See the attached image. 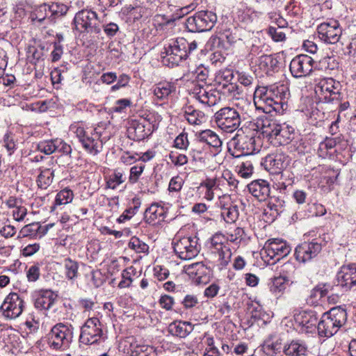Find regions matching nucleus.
<instances>
[{"instance_id": "45", "label": "nucleus", "mask_w": 356, "mask_h": 356, "mask_svg": "<svg viewBox=\"0 0 356 356\" xmlns=\"http://www.w3.org/2000/svg\"><path fill=\"white\" fill-rule=\"evenodd\" d=\"M221 215L227 222H234L238 217V208L235 205L224 208L222 211Z\"/></svg>"}, {"instance_id": "20", "label": "nucleus", "mask_w": 356, "mask_h": 356, "mask_svg": "<svg viewBox=\"0 0 356 356\" xmlns=\"http://www.w3.org/2000/svg\"><path fill=\"white\" fill-rule=\"evenodd\" d=\"M280 124L276 120L269 119L266 116L259 118L255 122H251L250 126L253 131H260L264 137L268 138L271 143L275 137Z\"/></svg>"}, {"instance_id": "39", "label": "nucleus", "mask_w": 356, "mask_h": 356, "mask_svg": "<svg viewBox=\"0 0 356 356\" xmlns=\"http://www.w3.org/2000/svg\"><path fill=\"white\" fill-rule=\"evenodd\" d=\"M48 17H51L50 6L47 4H42L36 7L31 15V20L39 23L43 22Z\"/></svg>"}, {"instance_id": "38", "label": "nucleus", "mask_w": 356, "mask_h": 356, "mask_svg": "<svg viewBox=\"0 0 356 356\" xmlns=\"http://www.w3.org/2000/svg\"><path fill=\"white\" fill-rule=\"evenodd\" d=\"M40 170L37 179L38 186L40 188L46 189L53 181L54 171L50 168H40Z\"/></svg>"}, {"instance_id": "15", "label": "nucleus", "mask_w": 356, "mask_h": 356, "mask_svg": "<svg viewBox=\"0 0 356 356\" xmlns=\"http://www.w3.org/2000/svg\"><path fill=\"white\" fill-rule=\"evenodd\" d=\"M339 83L332 78L322 79L315 86V93L320 100L330 102L339 98Z\"/></svg>"}, {"instance_id": "18", "label": "nucleus", "mask_w": 356, "mask_h": 356, "mask_svg": "<svg viewBox=\"0 0 356 356\" xmlns=\"http://www.w3.org/2000/svg\"><path fill=\"white\" fill-rule=\"evenodd\" d=\"M321 250V243L315 241H305L296 248L295 257L299 262L306 263L315 258Z\"/></svg>"}, {"instance_id": "59", "label": "nucleus", "mask_w": 356, "mask_h": 356, "mask_svg": "<svg viewBox=\"0 0 356 356\" xmlns=\"http://www.w3.org/2000/svg\"><path fill=\"white\" fill-rule=\"evenodd\" d=\"M309 207V213L308 217L309 216H322L325 214L326 209L324 206L321 204H308Z\"/></svg>"}, {"instance_id": "29", "label": "nucleus", "mask_w": 356, "mask_h": 356, "mask_svg": "<svg viewBox=\"0 0 356 356\" xmlns=\"http://www.w3.org/2000/svg\"><path fill=\"white\" fill-rule=\"evenodd\" d=\"M184 117L191 125H200L206 122L207 118L204 112L195 108L192 105H186L183 108Z\"/></svg>"}, {"instance_id": "27", "label": "nucleus", "mask_w": 356, "mask_h": 356, "mask_svg": "<svg viewBox=\"0 0 356 356\" xmlns=\"http://www.w3.org/2000/svg\"><path fill=\"white\" fill-rule=\"evenodd\" d=\"M294 129L293 127L285 124H280L279 129L272 140L271 143L273 145H285L293 139Z\"/></svg>"}, {"instance_id": "56", "label": "nucleus", "mask_w": 356, "mask_h": 356, "mask_svg": "<svg viewBox=\"0 0 356 356\" xmlns=\"http://www.w3.org/2000/svg\"><path fill=\"white\" fill-rule=\"evenodd\" d=\"M140 207V203L138 200L136 201L134 207L127 209L118 218L119 222H124V221L131 219L136 213Z\"/></svg>"}, {"instance_id": "21", "label": "nucleus", "mask_w": 356, "mask_h": 356, "mask_svg": "<svg viewBox=\"0 0 356 356\" xmlns=\"http://www.w3.org/2000/svg\"><path fill=\"white\" fill-rule=\"evenodd\" d=\"M337 285L345 291L350 290L356 285V266H343L337 274Z\"/></svg>"}, {"instance_id": "47", "label": "nucleus", "mask_w": 356, "mask_h": 356, "mask_svg": "<svg viewBox=\"0 0 356 356\" xmlns=\"http://www.w3.org/2000/svg\"><path fill=\"white\" fill-rule=\"evenodd\" d=\"M129 247L138 253H145L149 250V246L137 237H132L131 238Z\"/></svg>"}, {"instance_id": "11", "label": "nucleus", "mask_w": 356, "mask_h": 356, "mask_svg": "<svg viewBox=\"0 0 356 356\" xmlns=\"http://www.w3.org/2000/svg\"><path fill=\"white\" fill-rule=\"evenodd\" d=\"M291 250L290 245L285 241L271 238L265 243L261 250V254L264 258H267L268 261L274 260V263L286 257Z\"/></svg>"}, {"instance_id": "17", "label": "nucleus", "mask_w": 356, "mask_h": 356, "mask_svg": "<svg viewBox=\"0 0 356 356\" xmlns=\"http://www.w3.org/2000/svg\"><path fill=\"white\" fill-rule=\"evenodd\" d=\"M314 63L312 57L305 54L298 55L290 63L291 73L296 78L305 77L312 72Z\"/></svg>"}, {"instance_id": "37", "label": "nucleus", "mask_w": 356, "mask_h": 356, "mask_svg": "<svg viewBox=\"0 0 356 356\" xmlns=\"http://www.w3.org/2000/svg\"><path fill=\"white\" fill-rule=\"evenodd\" d=\"M277 64L278 60L272 55H262L259 58L257 61V65L259 68L266 74L274 71Z\"/></svg>"}, {"instance_id": "33", "label": "nucleus", "mask_w": 356, "mask_h": 356, "mask_svg": "<svg viewBox=\"0 0 356 356\" xmlns=\"http://www.w3.org/2000/svg\"><path fill=\"white\" fill-rule=\"evenodd\" d=\"M306 352V345L299 340H292L283 346V353L286 356H301L305 355Z\"/></svg>"}, {"instance_id": "41", "label": "nucleus", "mask_w": 356, "mask_h": 356, "mask_svg": "<svg viewBox=\"0 0 356 356\" xmlns=\"http://www.w3.org/2000/svg\"><path fill=\"white\" fill-rule=\"evenodd\" d=\"M136 273V269L133 266H130L123 270L121 273L122 280L118 284L120 289L128 288L131 285L133 282L132 276Z\"/></svg>"}, {"instance_id": "52", "label": "nucleus", "mask_w": 356, "mask_h": 356, "mask_svg": "<svg viewBox=\"0 0 356 356\" xmlns=\"http://www.w3.org/2000/svg\"><path fill=\"white\" fill-rule=\"evenodd\" d=\"M268 33L275 42H283L286 40V33L280 28L270 26Z\"/></svg>"}, {"instance_id": "42", "label": "nucleus", "mask_w": 356, "mask_h": 356, "mask_svg": "<svg viewBox=\"0 0 356 356\" xmlns=\"http://www.w3.org/2000/svg\"><path fill=\"white\" fill-rule=\"evenodd\" d=\"M217 186V179H207L201 183L200 186L202 188H205V193L204 197L211 201L214 197L213 191L216 188Z\"/></svg>"}, {"instance_id": "54", "label": "nucleus", "mask_w": 356, "mask_h": 356, "mask_svg": "<svg viewBox=\"0 0 356 356\" xmlns=\"http://www.w3.org/2000/svg\"><path fill=\"white\" fill-rule=\"evenodd\" d=\"M3 146L6 148L8 155H11L16 149L15 137L11 133H6L3 136Z\"/></svg>"}, {"instance_id": "10", "label": "nucleus", "mask_w": 356, "mask_h": 356, "mask_svg": "<svg viewBox=\"0 0 356 356\" xmlns=\"http://www.w3.org/2000/svg\"><path fill=\"white\" fill-rule=\"evenodd\" d=\"M75 29L81 33L100 32V22L97 13L91 10L83 9L79 11L74 17Z\"/></svg>"}, {"instance_id": "14", "label": "nucleus", "mask_w": 356, "mask_h": 356, "mask_svg": "<svg viewBox=\"0 0 356 356\" xmlns=\"http://www.w3.org/2000/svg\"><path fill=\"white\" fill-rule=\"evenodd\" d=\"M24 309V300L17 293H9L0 307L2 316L7 320L19 317Z\"/></svg>"}, {"instance_id": "25", "label": "nucleus", "mask_w": 356, "mask_h": 356, "mask_svg": "<svg viewBox=\"0 0 356 356\" xmlns=\"http://www.w3.org/2000/svg\"><path fill=\"white\" fill-rule=\"evenodd\" d=\"M250 193L259 200H265L270 195V186L267 181L258 179L248 186Z\"/></svg>"}, {"instance_id": "55", "label": "nucleus", "mask_w": 356, "mask_h": 356, "mask_svg": "<svg viewBox=\"0 0 356 356\" xmlns=\"http://www.w3.org/2000/svg\"><path fill=\"white\" fill-rule=\"evenodd\" d=\"M40 228V225L38 222L31 223L25 225L20 230V234L23 237L35 236Z\"/></svg>"}, {"instance_id": "3", "label": "nucleus", "mask_w": 356, "mask_h": 356, "mask_svg": "<svg viewBox=\"0 0 356 356\" xmlns=\"http://www.w3.org/2000/svg\"><path fill=\"white\" fill-rule=\"evenodd\" d=\"M347 320L346 311L341 307H334L324 313L317 325L318 334L323 337H331L335 334Z\"/></svg>"}, {"instance_id": "49", "label": "nucleus", "mask_w": 356, "mask_h": 356, "mask_svg": "<svg viewBox=\"0 0 356 356\" xmlns=\"http://www.w3.org/2000/svg\"><path fill=\"white\" fill-rule=\"evenodd\" d=\"M234 78L233 72L229 69H225L218 72L216 75V81L223 86V83H229Z\"/></svg>"}, {"instance_id": "57", "label": "nucleus", "mask_w": 356, "mask_h": 356, "mask_svg": "<svg viewBox=\"0 0 356 356\" xmlns=\"http://www.w3.org/2000/svg\"><path fill=\"white\" fill-rule=\"evenodd\" d=\"M131 101L129 99H120L115 102V105L112 107V111L115 113L125 112L127 108L130 107Z\"/></svg>"}, {"instance_id": "50", "label": "nucleus", "mask_w": 356, "mask_h": 356, "mask_svg": "<svg viewBox=\"0 0 356 356\" xmlns=\"http://www.w3.org/2000/svg\"><path fill=\"white\" fill-rule=\"evenodd\" d=\"M174 146L177 149L186 150L189 146L188 134L182 132L179 134L175 139Z\"/></svg>"}, {"instance_id": "63", "label": "nucleus", "mask_w": 356, "mask_h": 356, "mask_svg": "<svg viewBox=\"0 0 356 356\" xmlns=\"http://www.w3.org/2000/svg\"><path fill=\"white\" fill-rule=\"evenodd\" d=\"M238 74V81L243 86L245 87H251L254 77L251 76L250 74L246 73L245 72H237Z\"/></svg>"}, {"instance_id": "22", "label": "nucleus", "mask_w": 356, "mask_h": 356, "mask_svg": "<svg viewBox=\"0 0 356 356\" xmlns=\"http://www.w3.org/2000/svg\"><path fill=\"white\" fill-rule=\"evenodd\" d=\"M199 142L207 144L213 148V154L216 155L222 150V140L219 136L211 129H205L196 134Z\"/></svg>"}, {"instance_id": "48", "label": "nucleus", "mask_w": 356, "mask_h": 356, "mask_svg": "<svg viewBox=\"0 0 356 356\" xmlns=\"http://www.w3.org/2000/svg\"><path fill=\"white\" fill-rule=\"evenodd\" d=\"M124 181L123 175L120 172H115L110 176L106 181V186L111 189H115L120 184Z\"/></svg>"}, {"instance_id": "9", "label": "nucleus", "mask_w": 356, "mask_h": 356, "mask_svg": "<svg viewBox=\"0 0 356 356\" xmlns=\"http://www.w3.org/2000/svg\"><path fill=\"white\" fill-rule=\"evenodd\" d=\"M172 245L176 255L183 260H189L195 257L200 250L198 239L193 236H176L173 239Z\"/></svg>"}, {"instance_id": "36", "label": "nucleus", "mask_w": 356, "mask_h": 356, "mask_svg": "<svg viewBox=\"0 0 356 356\" xmlns=\"http://www.w3.org/2000/svg\"><path fill=\"white\" fill-rule=\"evenodd\" d=\"M64 274L68 280H74L79 275V264L75 260L66 258L63 261Z\"/></svg>"}, {"instance_id": "64", "label": "nucleus", "mask_w": 356, "mask_h": 356, "mask_svg": "<svg viewBox=\"0 0 356 356\" xmlns=\"http://www.w3.org/2000/svg\"><path fill=\"white\" fill-rule=\"evenodd\" d=\"M159 302L162 308L168 311L171 310L175 304L173 298L168 295L161 296Z\"/></svg>"}, {"instance_id": "51", "label": "nucleus", "mask_w": 356, "mask_h": 356, "mask_svg": "<svg viewBox=\"0 0 356 356\" xmlns=\"http://www.w3.org/2000/svg\"><path fill=\"white\" fill-rule=\"evenodd\" d=\"M238 168V174L243 178H249L252 175L253 166L250 161L243 162Z\"/></svg>"}, {"instance_id": "31", "label": "nucleus", "mask_w": 356, "mask_h": 356, "mask_svg": "<svg viewBox=\"0 0 356 356\" xmlns=\"http://www.w3.org/2000/svg\"><path fill=\"white\" fill-rule=\"evenodd\" d=\"M168 330L173 336L184 338L193 331V326L189 322L175 321L169 325Z\"/></svg>"}, {"instance_id": "46", "label": "nucleus", "mask_w": 356, "mask_h": 356, "mask_svg": "<svg viewBox=\"0 0 356 356\" xmlns=\"http://www.w3.org/2000/svg\"><path fill=\"white\" fill-rule=\"evenodd\" d=\"M145 167V165L143 163H139L131 168L129 176V182L131 184H134L138 182L144 171Z\"/></svg>"}, {"instance_id": "32", "label": "nucleus", "mask_w": 356, "mask_h": 356, "mask_svg": "<svg viewBox=\"0 0 356 356\" xmlns=\"http://www.w3.org/2000/svg\"><path fill=\"white\" fill-rule=\"evenodd\" d=\"M266 163L275 173H279L287 167L289 161L284 154H277L267 156Z\"/></svg>"}, {"instance_id": "53", "label": "nucleus", "mask_w": 356, "mask_h": 356, "mask_svg": "<svg viewBox=\"0 0 356 356\" xmlns=\"http://www.w3.org/2000/svg\"><path fill=\"white\" fill-rule=\"evenodd\" d=\"M170 161L176 166H181L188 163V156L184 154L171 152L169 154Z\"/></svg>"}, {"instance_id": "12", "label": "nucleus", "mask_w": 356, "mask_h": 356, "mask_svg": "<svg viewBox=\"0 0 356 356\" xmlns=\"http://www.w3.org/2000/svg\"><path fill=\"white\" fill-rule=\"evenodd\" d=\"M102 337V325L99 318H89L81 327L80 342L85 345H92L98 343Z\"/></svg>"}, {"instance_id": "6", "label": "nucleus", "mask_w": 356, "mask_h": 356, "mask_svg": "<svg viewBox=\"0 0 356 356\" xmlns=\"http://www.w3.org/2000/svg\"><path fill=\"white\" fill-rule=\"evenodd\" d=\"M216 126L227 133H233L241 123V114L237 109L227 106L220 108L213 116Z\"/></svg>"}, {"instance_id": "61", "label": "nucleus", "mask_w": 356, "mask_h": 356, "mask_svg": "<svg viewBox=\"0 0 356 356\" xmlns=\"http://www.w3.org/2000/svg\"><path fill=\"white\" fill-rule=\"evenodd\" d=\"M118 81L116 84L113 85L111 88V90L112 92L116 91L122 88H124L127 86H128L129 81H130V76L126 74H122L119 76V77L117 79Z\"/></svg>"}, {"instance_id": "28", "label": "nucleus", "mask_w": 356, "mask_h": 356, "mask_svg": "<svg viewBox=\"0 0 356 356\" xmlns=\"http://www.w3.org/2000/svg\"><path fill=\"white\" fill-rule=\"evenodd\" d=\"M57 298L51 290H42L40 291L35 300V307L39 309H49L54 304Z\"/></svg>"}, {"instance_id": "8", "label": "nucleus", "mask_w": 356, "mask_h": 356, "mask_svg": "<svg viewBox=\"0 0 356 356\" xmlns=\"http://www.w3.org/2000/svg\"><path fill=\"white\" fill-rule=\"evenodd\" d=\"M217 22V15L210 10H200L188 17L186 26L191 32H204L210 31Z\"/></svg>"}, {"instance_id": "23", "label": "nucleus", "mask_w": 356, "mask_h": 356, "mask_svg": "<svg viewBox=\"0 0 356 356\" xmlns=\"http://www.w3.org/2000/svg\"><path fill=\"white\" fill-rule=\"evenodd\" d=\"M208 253L211 258L220 266V268H225L228 265L232 254L229 247L225 243L220 245V247L209 249Z\"/></svg>"}, {"instance_id": "16", "label": "nucleus", "mask_w": 356, "mask_h": 356, "mask_svg": "<svg viewBox=\"0 0 356 356\" xmlns=\"http://www.w3.org/2000/svg\"><path fill=\"white\" fill-rule=\"evenodd\" d=\"M192 94L196 100L207 107L216 105L220 100L219 91L206 84L195 85Z\"/></svg>"}, {"instance_id": "35", "label": "nucleus", "mask_w": 356, "mask_h": 356, "mask_svg": "<svg viewBox=\"0 0 356 356\" xmlns=\"http://www.w3.org/2000/svg\"><path fill=\"white\" fill-rule=\"evenodd\" d=\"M127 350L124 351L130 356H138L140 353L147 350V347L143 345H140L137 343L135 339L132 337H127L122 343Z\"/></svg>"}, {"instance_id": "60", "label": "nucleus", "mask_w": 356, "mask_h": 356, "mask_svg": "<svg viewBox=\"0 0 356 356\" xmlns=\"http://www.w3.org/2000/svg\"><path fill=\"white\" fill-rule=\"evenodd\" d=\"M40 275V266L38 264L31 266L26 271V277L29 282L37 281Z\"/></svg>"}, {"instance_id": "40", "label": "nucleus", "mask_w": 356, "mask_h": 356, "mask_svg": "<svg viewBox=\"0 0 356 356\" xmlns=\"http://www.w3.org/2000/svg\"><path fill=\"white\" fill-rule=\"evenodd\" d=\"M74 198V193L72 190L66 188L58 192L55 199V206H60L70 203Z\"/></svg>"}, {"instance_id": "1", "label": "nucleus", "mask_w": 356, "mask_h": 356, "mask_svg": "<svg viewBox=\"0 0 356 356\" xmlns=\"http://www.w3.org/2000/svg\"><path fill=\"white\" fill-rule=\"evenodd\" d=\"M290 97L289 90L284 85L271 86L269 88H257L254 90L255 104L266 113L272 111L282 113L288 108L287 100Z\"/></svg>"}, {"instance_id": "30", "label": "nucleus", "mask_w": 356, "mask_h": 356, "mask_svg": "<svg viewBox=\"0 0 356 356\" xmlns=\"http://www.w3.org/2000/svg\"><path fill=\"white\" fill-rule=\"evenodd\" d=\"M165 211L163 207L158 204H152L145 211V219L149 224H157L163 221Z\"/></svg>"}, {"instance_id": "58", "label": "nucleus", "mask_w": 356, "mask_h": 356, "mask_svg": "<svg viewBox=\"0 0 356 356\" xmlns=\"http://www.w3.org/2000/svg\"><path fill=\"white\" fill-rule=\"evenodd\" d=\"M49 6L51 17L64 15L68 10L67 6L63 3H52Z\"/></svg>"}, {"instance_id": "62", "label": "nucleus", "mask_w": 356, "mask_h": 356, "mask_svg": "<svg viewBox=\"0 0 356 356\" xmlns=\"http://www.w3.org/2000/svg\"><path fill=\"white\" fill-rule=\"evenodd\" d=\"M42 56V51L35 47H29L27 51V58L31 63L35 64Z\"/></svg>"}, {"instance_id": "26", "label": "nucleus", "mask_w": 356, "mask_h": 356, "mask_svg": "<svg viewBox=\"0 0 356 356\" xmlns=\"http://www.w3.org/2000/svg\"><path fill=\"white\" fill-rule=\"evenodd\" d=\"M176 91V86L173 83L168 81L159 82L152 87V92L158 100L165 101L168 99Z\"/></svg>"}, {"instance_id": "43", "label": "nucleus", "mask_w": 356, "mask_h": 356, "mask_svg": "<svg viewBox=\"0 0 356 356\" xmlns=\"http://www.w3.org/2000/svg\"><path fill=\"white\" fill-rule=\"evenodd\" d=\"M37 149L47 155L53 154L56 152V139L40 141L37 145Z\"/></svg>"}, {"instance_id": "2", "label": "nucleus", "mask_w": 356, "mask_h": 356, "mask_svg": "<svg viewBox=\"0 0 356 356\" xmlns=\"http://www.w3.org/2000/svg\"><path fill=\"white\" fill-rule=\"evenodd\" d=\"M195 40L188 41L184 38L171 39L161 52L162 63L170 67L178 65L197 48Z\"/></svg>"}, {"instance_id": "5", "label": "nucleus", "mask_w": 356, "mask_h": 356, "mask_svg": "<svg viewBox=\"0 0 356 356\" xmlns=\"http://www.w3.org/2000/svg\"><path fill=\"white\" fill-rule=\"evenodd\" d=\"M71 129L86 151L92 155H97L102 152L104 142L101 138L102 133L98 131L97 128L88 132L83 127L75 124Z\"/></svg>"}, {"instance_id": "4", "label": "nucleus", "mask_w": 356, "mask_h": 356, "mask_svg": "<svg viewBox=\"0 0 356 356\" xmlns=\"http://www.w3.org/2000/svg\"><path fill=\"white\" fill-rule=\"evenodd\" d=\"M73 335L74 327L71 324L57 323L49 334L48 344L53 350H65L72 341Z\"/></svg>"}, {"instance_id": "7", "label": "nucleus", "mask_w": 356, "mask_h": 356, "mask_svg": "<svg viewBox=\"0 0 356 356\" xmlns=\"http://www.w3.org/2000/svg\"><path fill=\"white\" fill-rule=\"evenodd\" d=\"M237 131L236 136L230 141V145L233 146L234 149L239 152L240 154L236 156L241 155H251L257 153L261 149V139L259 136H256L257 133L254 131L247 134H238Z\"/></svg>"}, {"instance_id": "19", "label": "nucleus", "mask_w": 356, "mask_h": 356, "mask_svg": "<svg viewBox=\"0 0 356 356\" xmlns=\"http://www.w3.org/2000/svg\"><path fill=\"white\" fill-rule=\"evenodd\" d=\"M294 321L300 331L311 333L316 330L318 317L314 311H300L294 314Z\"/></svg>"}, {"instance_id": "13", "label": "nucleus", "mask_w": 356, "mask_h": 356, "mask_svg": "<svg viewBox=\"0 0 356 356\" xmlns=\"http://www.w3.org/2000/svg\"><path fill=\"white\" fill-rule=\"evenodd\" d=\"M317 33L321 40L327 44L337 43L342 35V28L339 21L329 19L317 26Z\"/></svg>"}, {"instance_id": "24", "label": "nucleus", "mask_w": 356, "mask_h": 356, "mask_svg": "<svg viewBox=\"0 0 356 356\" xmlns=\"http://www.w3.org/2000/svg\"><path fill=\"white\" fill-rule=\"evenodd\" d=\"M195 282L200 284L206 282L209 273V268L202 262H196L186 265L183 270Z\"/></svg>"}, {"instance_id": "34", "label": "nucleus", "mask_w": 356, "mask_h": 356, "mask_svg": "<svg viewBox=\"0 0 356 356\" xmlns=\"http://www.w3.org/2000/svg\"><path fill=\"white\" fill-rule=\"evenodd\" d=\"M286 280L284 277L278 276L269 280L268 286L269 291L275 296L280 297L285 291Z\"/></svg>"}, {"instance_id": "44", "label": "nucleus", "mask_w": 356, "mask_h": 356, "mask_svg": "<svg viewBox=\"0 0 356 356\" xmlns=\"http://www.w3.org/2000/svg\"><path fill=\"white\" fill-rule=\"evenodd\" d=\"M237 32L238 30L236 28L233 29H225L220 33V39L222 40H226V41L232 45L236 43L237 40H240Z\"/></svg>"}]
</instances>
